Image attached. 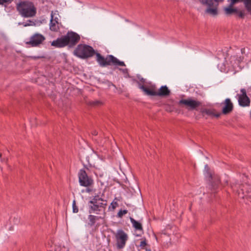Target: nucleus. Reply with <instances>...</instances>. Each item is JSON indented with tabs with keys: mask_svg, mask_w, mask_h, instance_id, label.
Segmentation results:
<instances>
[{
	"mask_svg": "<svg viewBox=\"0 0 251 251\" xmlns=\"http://www.w3.org/2000/svg\"><path fill=\"white\" fill-rule=\"evenodd\" d=\"M90 191H91V189H89V188H88V189H87V192H90Z\"/></svg>",
	"mask_w": 251,
	"mask_h": 251,
	"instance_id": "39",
	"label": "nucleus"
},
{
	"mask_svg": "<svg viewBox=\"0 0 251 251\" xmlns=\"http://www.w3.org/2000/svg\"><path fill=\"white\" fill-rule=\"evenodd\" d=\"M54 14H53V21L56 23H59L58 22V18L57 17H54Z\"/></svg>",
	"mask_w": 251,
	"mask_h": 251,
	"instance_id": "34",
	"label": "nucleus"
},
{
	"mask_svg": "<svg viewBox=\"0 0 251 251\" xmlns=\"http://www.w3.org/2000/svg\"><path fill=\"white\" fill-rule=\"evenodd\" d=\"M111 206L112 207V208L113 210H114L115 209V208L118 206V204L117 203V202L116 201H113L111 203Z\"/></svg>",
	"mask_w": 251,
	"mask_h": 251,
	"instance_id": "31",
	"label": "nucleus"
},
{
	"mask_svg": "<svg viewBox=\"0 0 251 251\" xmlns=\"http://www.w3.org/2000/svg\"><path fill=\"white\" fill-rule=\"evenodd\" d=\"M242 183L233 182L231 187L233 191H236L239 197L241 198L250 199L251 202V177L242 175Z\"/></svg>",
	"mask_w": 251,
	"mask_h": 251,
	"instance_id": "2",
	"label": "nucleus"
},
{
	"mask_svg": "<svg viewBox=\"0 0 251 251\" xmlns=\"http://www.w3.org/2000/svg\"><path fill=\"white\" fill-rule=\"evenodd\" d=\"M178 104L180 106L185 105L187 108L190 110L197 109L198 107L200 106L201 104V102L199 101L192 99L189 98L187 99H181L178 102Z\"/></svg>",
	"mask_w": 251,
	"mask_h": 251,
	"instance_id": "10",
	"label": "nucleus"
},
{
	"mask_svg": "<svg viewBox=\"0 0 251 251\" xmlns=\"http://www.w3.org/2000/svg\"><path fill=\"white\" fill-rule=\"evenodd\" d=\"M101 218H102L100 216H97L90 214L88 216L89 222L88 225L90 226H92L95 224L96 221Z\"/></svg>",
	"mask_w": 251,
	"mask_h": 251,
	"instance_id": "19",
	"label": "nucleus"
},
{
	"mask_svg": "<svg viewBox=\"0 0 251 251\" xmlns=\"http://www.w3.org/2000/svg\"><path fill=\"white\" fill-rule=\"evenodd\" d=\"M107 203L88 202V212L90 214H100L101 212H104Z\"/></svg>",
	"mask_w": 251,
	"mask_h": 251,
	"instance_id": "8",
	"label": "nucleus"
},
{
	"mask_svg": "<svg viewBox=\"0 0 251 251\" xmlns=\"http://www.w3.org/2000/svg\"><path fill=\"white\" fill-rule=\"evenodd\" d=\"M209 175V181L210 182L211 186L213 190H216L220 183V179L219 176L217 175H212L208 173Z\"/></svg>",
	"mask_w": 251,
	"mask_h": 251,
	"instance_id": "15",
	"label": "nucleus"
},
{
	"mask_svg": "<svg viewBox=\"0 0 251 251\" xmlns=\"http://www.w3.org/2000/svg\"><path fill=\"white\" fill-rule=\"evenodd\" d=\"M87 105L92 107H98L102 105V102L98 100H87L86 101Z\"/></svg>",
	"mask_w": 251,
	"mask_h": 251,
	"instance_id": "21",
	"label": "nucleus"
},
{
	"mask_svg": "<svg viewBox=\"0 0 251 251\" xmlns=\"http://www.w3.org/2000/svg\"><path fill=\"white\" fill-rule=\"evenodd\" d=\"M170 94L171 91L166 85L162 86L158 91H156L155 86H151V91L149 92V96L167 97Z\"/></svg>",
	"mask_w": 251,
	"mask_h": 251,
	"instance_id": "9",
	"label": "nucleus"
},
{
	"mask_svg": "<svg viewBox=\"0 0 251 251\" xmlns=\"http://www.w3.org/2000/svg\"><path fill=\"white\" fill-rule=\"evenodd\" d=\"M241 51V52H242V54L245 53V48L242 49Z\"/></svg>",
	"mask_w": 251,
	"mask_h": 251,
	"instance_id": "36",
	"label": "nucleus"
},
{
	"mask_svg": "<svg viewBox=\"0 0 251 251\" xmlns=\"http://www.w3.org/2000/svg\"><path fill=\"white\" fill-rule=\"evenodd\" d=\"M59 23H56L53 21V12L51 13V19L50 20V30L52 31H58L59 29V27L58 26Z\"/></svg>",
	"mask_w": 251,
	"mask_h": 251,
	"instance_id": "18",
	"label": "nucleus"
},
{
	"mask_svg": "<svg viewBox=\"0 0 251 251\" xmlns=\"http://www.w3.org/2000/svg\"><path fill=\"white\" fill-rule=\"evenodd\" d=\"M44 56H30V58L34 60H36L37 59H40V58H44Z\"/></svg>",
	"mask_w": 251,
	"mask_h": 251,
	"instance_id": "32",
	"label": "nucleus"
},
{
	"mask_svg": "<svg viewBox=\"0 0 251 251\" xmlns=\"http://www.w3.org/2000/svg\"><path fill=\"white\" fill-rule=\"evenodd\" d=\"M73 211L74 213H77L78 212V208L76 205L75 200H74L73 202Z\"/></svg>",
	"mask_w": 251,
	"mask_h": 251,
	"instance_id": "26",
	"label": "nucleus"
},
{
	"mask_svg": "<svg viewBox=\"0 0 251 251\" xmlns=\"http://www.w3.org/2000/svg\"><path fill=\"white\" fill-rule=\"evenodd\" d=\"M13 0H0V5H3L4 4H9L11 3Z\"/></svg>",
	"mask_w": 251,
	"mask_h": 251,
	"instance_id": "29",
	"label": "nucleus"
},
{
	"mask_svg": "<svg viewBox=\"0 0 251 251\" xmlns=\"http://www.w3.org/2000/svg\"><path fill=\"white\" fill-rule=\"evenodd\" d=\"M224 11L225 14L227 16L237 14L242 19L244 18L245 17V13L243 11L238 10L236 8H233V6H231L230 3L228 7L224 8Z\"/></svg>",
	"mask_w": 251,
	"mask_h": 251,
	"instance_id": "13",
	"label": "nucleus"
},
{
	"mask_svg": "<svg viewBox=\"0 0 251 251\" xmlns=\"http://www.w3.org/2000/svg\"><path fill=\"white\" fill-rule=\"evenodd\" d=\"M243 2L247 10L251 14V0H244Z\"/></svg>",
	"mask_w": 251,
	"mask_h": 251,
	"instance_id": "23",
	"label": "nucleus"
},
{
	"mask_svg": "<svg viewBox=\"0 0 251 251\" xmlns=\"http://www.w3.org/2000/svg\"><path fill=\"white\" fill-rule=\"evenodd\" d=\"M241 94H237L236 97L238 98V101L240 106L242 107L249 106L250 105L251 100L247 95V92L245 89L242 88L240 90Z\"/></svg>",
	"mask_w": 251,
	"mask_h": 251,
	"instance_id": "12",
	"label": "nucleus"
},
{
	"mask_svg": "<svg viewBox=\"0 0 251 251\" xmlns=\"http://www.w3.org/2000/svg\"><path fill=\"white\" fill-rule=\"evenodd\" d=\"M128 212L127 210H120L118 213L117 216L119 218H122L124 215L126 214Z\"/></svg>",
	"mask_w": 251,
	"mask_h": 251,
	"instance_id": "25",
	"label": "nucleus"
},
{
	"mask_svg": "<svg viewBox=\"0 0 251 251\" xmlns=\"http://www.w3.org/2000/svg\"><path fill=\"white\" fill-rule=\"evenodd\" d=\"M138 79H139V82H141L143 84L145 82V79L143 77H140V76H138Z\"/></svg>",
	"mask_w": 251,
	"mask_h": 251,
	"instance_id": "33",
	"label": "nucleus"
},
{
	"mask_svg": "<svg viewBox=\"0 0 251 251\" xmlns=\"http://www.w3.org/2000/svg\"><path fill=\"white\" fill-rule=\"evenodd\" d=\"M46 38L44 35L40 33H35L30 37L29 41L25 44L32 47H39L40 45L45 40Z\"/></svg>",
	"mask_w": 251,
	"mask_h": 251,
	"instance_id": "11",
	"label": "nucleus"
},
{
	"mask_svg": "<svg viewBox=\"0 0 251 251\" xmlns=\"http://www.w3.org/2000/svg\"><path fill=\"white\" fill-rule=\"evenodd\" d=\"M228 1H229V0H228ZM230 4H231V6H234L237 2L239 1H243L244 0H230Z\"/></svg>",
	"mask_w": 251,
	"mask_h": 251,
	"instance_id": "30",
	"label": "nucleus"
},
{
	"mask_svg": "<svg viewBox=\"0 0 251 251\" xmlns=\"http://www.w3.org/2000/svg\"><path fill=\"white\" fill-rule=\"evenodd\" d=\"M134 81L135 82H136L139 88H140L143 91H144L146 93V94H147V95H149V92L151 91V86L150 87V88H149L146 87L145 85L142 84L141 82H139L138 80L134 79Z\"/></svg>",
	"mask_w": 251,
	"mask_h": 251,
	"instance_id": "20",
	"label": "nucleus"
},
{
	"mask_svg": "<svg viewBox=\"0 0 251 251\" xmlns=\"http://www.w3.org/2000/svg\"><path fill=\"white\" fill-rule=\"evenodd\" d=\"M23 25H24V26H27L35 25V24L33 21H32L31 20H28V21H27V22H26V23H23Z\"/></svg>",
	"mask_w": 251,
	"mask_h": 251,
	"instance_id": "28",
	"label": "nucleus"
},
{
	"mask_svg": "<svg viewBox=\"0 0 251 251\" xmlns=\"http://www.w3.org/2000/svg\"><path fill=\"white\" fill-rule=\"evenodd\" d=\"M145 249L147 251H151V249H148L147 248V247H146V248H145Z\"/></svg>",
	"mask_w": 251,
	"mask_h": 251,
	"instance_id": "37",
	"label": "nucleus"
},
{
	"mask_svg": "<svg viewBox=\"0 0 251 251\" xmlns=\"http://www.w3.org/2000/svg\"><path fill=\"white\" fill-rule=\"evenodd\" d=\"M92 134L93 135H97L98 134V132L96 131V130H93L92 132Z\"/></svg>",
	"mask_w": 251,
	"mask_h": 251,
	"instance_id": "35",
	"label": "nucleus"
},
{
	"mask_svg": "<svg viewBox=\"0 0 251 251\" xmlns=\"http://www.w3.org/2000/svg\"><path fill=\"white\" fill-rule=\"evenodd\" d=\"M78 176L79 182L81 186L86 187L91 186L94 181L91 177L89 176L84 170L81 169L78 174Z\"/></svg>",
	"mask_w": 251,
	"mask_h": 251,
	"instance_id": "7",
	"label": "nucleus"
},
{
	"mask_svg": "<svg viewBox=\"0 0 251 251\" xmlns=\"http://www.w3.org/2000/svg\"><path fill=\"white\" fill-rule=\"evenodd\" d=\"M17 9L20 15L25 18L32 17L36 14V8L33 3L29 1H23L18 3Z\"/></svg>",
	"mask_w": 251,
	"mask_h": 251,
	"instance_id": "4",
	"label": "nucleus"
},
{
	"mask_svg": "<svg viewBox=\"0 0 251 251\" xmlns=\"http://www.w3.org/2000/svg\"><path fill=\"white\" fill-rule=\"evenodd\" d=\"M89 202H106L107 203V201L104 200L103 198L100 197V196L98 195H95L93 197L91 200H90Z\"/></svg>",
	"mask_w": 251,
	"mask_h": 251,
	"instance_id": "22",
	"label": "nucleus"
},
{
	"mask_svg": "<svg viewBox=\"0 0 251 251\" xmlns=\"http://www.w3.org/2000/svg\"><path fill=\"white\" fill-rule=\"evenodd\" d=\"M113 233L115 235L117 249H123L128 238L127 234L122 229H119L116 232H113Z\"/></svg>",
	"mask_w": 251,
	"mask_h": 251,
	"instance_id": "6",
	"label": "nucleus"
},
{
	"mask_svg": "<svg viewBox=\"0 0 251 251\" xmlns=\"http://www.w3.org/2000/svg\"><path fill=\"white\" fill-rule=\"evenodd\" d=\"M205 169H208V165H206L205 166Z\"/></svg>",
	"mask_w": 251,
	"mask_h": 251,
	"instance_id": "38",
	"label": "nucleus"
},
{
	"mask_svg": "<svg viewBox=\"0 0 251 251\" xmlns=\"http://www.w3.org/2000/svg\"><path fill=\"white\" fill-rule=\"evenodd\" d=\"M118 69L123 74L127 75L128 76H129L128 70L127 68H125V69L118 68Z\"/></svg>",
	"mask_w": 251,
	"mask_h": 251,
	"instance_id": "27",
	"label": "nucleus"
},
{
	"mask_svg": "<svg viewBox=\"0 0 251 251\" xmlns=\"http://www.w3.org/2000/svg\"><path fill=\"white\" fill-rule=\"evenodd\" d=\"M129 219L130 220L131 223L132 224L133 227L135 228L136 230L141 231H143V226L141 223L136 221L131 217H130Z\"/></svg>",
	"mask_w": 251,
	"mask_h": 251,
	"instance_id": "17",
	"label": "nucleus"
},
{
	"mask_svg": "<svg viewBox=\"0 0 251 251\" xmlns=\"http://www.w3.org/2000/svg\"><path fill=\"white\" fill-rule=\"evenodd\" d=\"M80 39V36L72 31H68L66 35L62 36L53 41L51 45L56 48H63L68 46L70 48L75 46Z\"/></svg>",
	"mask_w": 251,
	"mask_h": 251,
	"instance_id": "3",
	"label": "nucleus"
},
{
	"mask_svg": "<svg viewBox=\"0 0 251 251\" xmlns=\"http://www.w3.org/2000/svg\"><path fill=\"white\" fill-rule=\"evenodd\" d=\"M74 54L81 59H87L96 55V61L101 67L108 66H126L123 61H121L112 55H107L104 57L100 53L96 52L90 46L79 44L74 51Z\"/></svg>",
	"mask_w": 251,
	"mask_h": 251,
	"instance_id": "1",
	"label": "nucleus"
},
{
	"mask_svg": "<svg viewBox=\"0 0 251 251\" xmlns=\"http://www.w3.org/2000/svg\"><path fill=\"white\" fill-rule=\"evenodd\" d=\"M1 153H0V158L1 157Z\"/></svg>",
	"mask_w": 251,
	"mask_h": 251,
	"instance_id": "40",
	"label": "nucleus"
},
{
	"mask_svg": "<svg viewBox=\"0 0 251 251\" xmlns=\"http://www.w3.org/2000/svg\"><path fill=\"white\" fill-rule=\"evenodd\" d=\"M201 113L202 114L203 116H204V114H205L207 115L215 117L216 118H219L220 117L221 114L220 113H216V110L215 109H203L201 110Z\"/></svg>",
	"mask_w": 251,
	"mask_h": 251,
	"instance_id": "16",
	"label": "nucleus"
},
{
	"mask_svg": "<svg viewBox=\"0 0 251 251\" xmlns=\"http://www.w3.org/2000/svg\"><path fill=\"white\" fill-rule=\"evenodd\" d=\"M222 105H224L222 108V113L227 115L230 113L233 109V104L229 98L226 99L223 102L221 103Z\"/></svg>",
	"mask_w": 251,
	"mask_h": 251,
	"instance_id": "14",
	"label": "nucleus"
},
{
	"mask_svg": "<svg viewBox=\"0 0 251 251\" xmlns=\"http://www.w3.org/2000/svg\"><path fill=\"white\" fill-rule=\"evenodd\" d=\"M200 2L203 5L207 6L205 10V13L212 16H216L218 14L217 7L219 1L217 0H199Z\"/></svg>",
	"mask_w": 251,
	"mask_h": 251,
	"instance_id": "5",
	"label": "nucleus"
},
{
	"mask_svg": "<svg viewBox=\"0 0 251 251\" xmlns=\"http://www.w3.org/2000/svg\"><path fill=\"white\" fill-rule=\"evenodd\" d=\"M148 245L146 242V239H144V240H142L140 242L139 247L142 249H144L146 248V247H148Z\"/></svg>",
	"mask_w": 251,
	"mask_h": 251,
	"instance_id": "24",
	"label": "nucleus"
}]
</instances>
